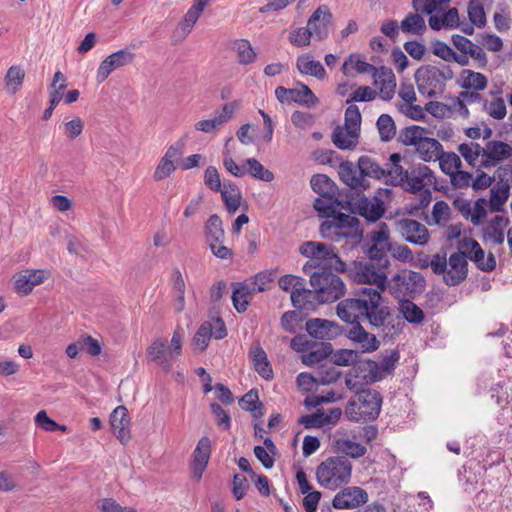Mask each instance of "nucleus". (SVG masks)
I'll use <instances>...</instances> for the list:
<instances>
[{"label": "nucleus", "instance_id": "obj_1", "mask_svg": "<svg viewBox=\"0 0 512 512\" xmlns=\"http://www.w3.org/2000/svg\"><path fill=\"white\" fill-rule=\"evenodd\" d=\"M373 290L372 287L360 288L355 292L354 297L341 300L336 307L338 317L350 324V327L344 329V335L359 344L363 353L374 352L380 347L377 337L366 331L360 324V320H365Z\"/></svg>", "mask_w": 512, "mask_h": 512}, {"label": "nucleus", "instance_id": "obj_2", "mask_svg": "<svg viewBox=\"0 0 512 512\" xmlns=\"http://www.w3.org/2000/svg\"><path fill=\"white\" fill-rule=\"evenodd\" d=\"M302 256L309 258L302 270L305 274L314 271L334 270L336 273H343L347 265L338 256L335 246L316 241H305L299 247Z\"/></svg>", "mask_w": 512, "mask_h": 512}, {"label": "nucleus", "instance_id": "obj_3", "mask_svg": "<svg viewBox=\"0 0 512 512\" xmlns=\"http://www.w3.org/2000/svg\"><path fill=\"white\" fill-rule=\"evenodd\" d=\"M338 174L347 186L361 192L369 187L366 177L380 180L386 177V169L370 156L363 155L358 159L357 166L350 161L342 162Z\"/></svg>", "mask_w": 512, "mask_h": 512}, {"label": "nucleus", "instance_id": "obj_4", "mask_svg": "<svg viewBox=\"0 0 512 512\" xmlns=\"http://www.w3.org/2000/svg\"><path fill=\"white\" fill-rule=\"evenodd\" d=\"M383 398L381 394L370 388L357 391L348 400L345 409V417L352 422H370L378 418Z\"/></svg>", "mask_w": 512, "mask_h": 512}, {"label": "nucleus", "instance_id": "obj_5", "mask_svg": "<svg viewBox=\"0 0 512 512\" xmlns=\"http://www.w3.org/2000/svg\"><path fill=\"white\" fill-rule=\"evenodd\" d=\"M454 72L449 65L437 67L434 65L420 66L414 73L419 93L427 98H436L446 88V82L453 79Z\"/></svg>", "mask_w": 512, "mask_h": 512}, {"label": "nucleus", "instance_id": "obj_6", "mask_svg": "<svg viewBox=\"0 0 512 512\" xmlns=\"http://www.w3.org/2000/svg\"><path fill=\"white\" fill-rule=\"evenodd\" d=\"M352 463L345 456H332L321 462L316 468V479L320 486L336 490L350 482Z\"/></svg>", "mask_w": 512, "mask_h": 512}, {"label": "nucleus", "instance_id": "obj_7", "mask_svg": "<svg viewBox=\"0 0 512 512\" xmlns=\"http://www.w3.org/2000/svg\"><path fill=\"white\" fill-rule=\"evenodd\" d=\"M369 298V309L365 316L371 327L380 330L384 336L393 337L401 333L403 322L399 316H395L389 306L382 305V295L378 289L372 291Z\"/></svg>", "mask_w": 512, "mask_h": 512}, {"label": "nucleus", "instance_id": "obj_8", "mask_svg": "<svg viewBox=\"0 0 512 512\" xmlns=\"http://www.w3.org/2000/svg\"><path fill=\"white\" fill-rule=\"evenodd\" d=\"M334 270L314 271L307 274L310 285L316 292V302L319 304L333 303L345 295L346 286Z\"/></svg>", "mask_w": 512, "mask_h": 512}, {"label": "nucleus", "instance_id": "obj_9", "mask_svg": "<svg viewBox=\"0 0 512 512\" xmlns=\"http://www.w3.org/2000/svg\"><path fill=\"white\" fill-rule=\"evenodd\" d=\"M426 286L424 276L416 271L401 270L392 276L389 291L396 299H414Z\"/></svg>", "mask_w": 512, "mask_h": 512}, {"label": "nucleus", "instance_id": "obj_10", "mask_svg": "<svg viewBox=\"0 0 512 512\" xmlns=\"http://www.w3.org/2000/svg\"><path fill=\"white\" fill-rule=\"evenodd\" d=\"M382 379L383 373L379 371L377 362L358 357L345 377V384L349 390H354L358 386L370 385Z\"/></svg>", "mask_w": 512, "mask_h": 512}, {"label": "nucleus", "instance_id": "obj_11", "mask_svg": "<svg viewBox=\"0 0 512 512\" xmlns=\"http://www.w3.org/2000/svg\"><path fill=\"white\" fill-rule=\"evenodd\" d=\"M390 189H378L372 198L361 196L352 203L353 211L364 217L368 222L378 221L385 212L384 202L381 199L382 194L390 193Z\"/></svg>", "mask_w": 512, "mask_h": 512}, {"label": "nucleus", "instance_id": "obj_12", "mask_svg": "<svg viewBox=\"0 0 512 512\" xmlns=\"http://www.w3.org/2000/svg\"><path fill=\"white\" fill-rule=\"evenodd\" d=\"M383 270L376 269L370 263L354 262L352 276L360 284L376 285L375 289H378L380 294H382L387 284V276Z\"/></svg>", "mask_w": 512, "mask_h": 512}, {"label": "nucleus", "instance_id": "obj_13", "mask_svg": "<svg viewBox=\"0 0 512 512\" xmlns=\"http://www.w3.org/2000/svg\"><path fill=\"white\" fill-rule=\"evenodd\" d=\"M296 88H285L279 86L275 89V96L281 103L295 102L308 108L315 106L318 103V98L312 90L303 83H297Z\"/></svg>", "mask_w": 512, "mask_h": 512}, {"label": "nucleus", "instance_id": "obj_14", "mask_svg": "<svg viewBox=\"0 0 512 512\" xmlns=\"http://www.w3.org/2000/svg\"><path fill=\"white\" fill-rule=\"evenodd\" d=\"M326 218L333 220L341 239H349L352 244L360 243L363 238V230L360 228V221L357 217L335 210Z\"/></svg>", "mask_w": 512, "mask_h": 512}, {"label": "nucleus", "instance_id": "obj_15", "mask_svg": "<svg viewBox=\"0 0 512 512\" xmlns=\"http://www.w3.org/2000/svg\"><path fill=\"white\" fill-rule=\"evenodd\" d=\"M436 183V177L433 171L425 164L412 165L408 169L407 181L402 186L405 191L416 194L426 186H432Z\"/></svg>", "mask_w": 512, "mask_h": 512}, {"label": "nucleus", "instance_id": "obj_16", "mask_svg": "<svg viewBox=\"0 0 512 512\" xmlns=\"http://www.w3.org/2000/svg\"><path fill=\"white\" fill-rule=\"evenodd\" d=\"M134 58L135 54L128 49H121L110 54L100 63L97 69V82L103 83L114 70L131 64Z\"/></svg>", "mask_w": 512, "mask_h": 512}, {"label": "nucleus", "instance_id": "obj_17", "mask_svg": "<svg viewBox=\"0 0 512 512\" xmlns=\"http://www.w3.org/2000/svg\"><path fill=\"white\" fill-rule=\"evenodd\" d=\"M468 262L465 252H455L450 255L443 281L448 286H456L466 279Z\"/></svg>", "mask_w": 512, "mask_h": 512}, {"label": "nucleus", "instance_id": "obj_18", "mask_svg": "<svg viewBox=\"0 0 512 512\" xmlns=\"http://www.w3.org/2000/svg\"><path fill=\"white\" fill-rule=\"evenodd\" d=\"M396 229L401 236L409 243L425 245L430 239L428 229L414 219H400L396 222Z\"/></svg>", "mask_w": 512, "mask_h": 512}, {"label": "nucleus", "instance_id": "obj_19", "mask_svg": "<svg viewBox=\"0 0 512 512\" xmlns=\"http://www.w3.org/2000/svg\"><path fill=\"white\" fill-rule=\"evenodd\" d=\"M368 501V493L361 487L351 486L339 491L332 500L335 509H355Z\"/></svg>", "mask_w": 512, "mask_h": 512}, {"label": "nucleus", "instance_id": "obj_20", "mask_svg": "<svg viewBox=\"0 0 512 512\" xmlns=\"http://www.w3.org/2000/svg\"><path fill=\"white\" fill-rule=\"evenodd\" d=\"M332 17V13L326 5L319 6L312 13L307 26L316 40L321 41L329 36Z\"/></svg>", "mask_w": 512, "mask_h": 512}, {"label": "nucleus", "instance_id": "obj_21", "mask_svg": "<svg viewBox=\"0 0 512 512\" xmlns=\"http://www.w3.org/2000/svg\"><path fill=\"white\" fill-rule=\"evenodd\" d=\"M306 331L316 339H332L339 334H344V329L338 323L320 318L308 320Z\"/></svg>", "mask_w": 512, "mask_h": 512}, {"label": "nucleus", "instance_id": "obj_22", "mask_svg": "<svg viewBox=\"0 0 512 512\" xmlns=\"http://www.w3.org/2000/svg\"><path fill=\"white\" fill-rule=\"evenodd\" d=\"M236 107L237 105L235 102L224 104L221 111L213 118L198 121L195 124V129L205 133L216 132L223 124L233 118Z\"/></svg>", "mask_w": 512, "mask_h": 512}, {"label": "nucleus", "instance_id": "obj_23", "mask_svg": "<svg viewBox=\"0 0 512 512\" xmlns=\"http://www.w3.org/2000/svg\"><path fill=\"white\" fill-rule=\"evenodd\" d=\"M110 423L114 435L122 444L127 443L130 438V417L125 406L116 407L110 415Z\"/></svg>", "mask_w": 512, "mask_h": 512}, {"label": "nucleus", "instance_id": "obj_24", "mask_svg": "<svg viewBox=\"0 0 512 512\" xmlns=\"http://www.w3.org/2000/svg\"><path fill=\"white\" fill-rule=\"evenodd\" d=\"M374 84L379 88L380 96L384 101L393 98L396 89V77L391 68L381 66L373 76Z\"/></svg>", "mask_w": 512, "mask_h": 512}, {"label": "nucleus", "instance_id": "obj_25", "mask_svg": "<svg viewBox=\"0 0 512 512\" xmlns=\"http://www.w3.org/2000/svg\"><path fill=\"white\" fill-rule=\"evenodd\" d=\"M211 455V441L208 437H202L193 451L192 472L194 477L201 479Z\"/></svg>", "mask_w": 512, "mask_h": 512}, {"label": "nucleus", "instance_id": "obj_26", "mask_svg": "<svg viewBox=\"0 0 512 512\" xmlns=\"http://www.w3.org/2000/svg\"><path fill=\"white\" fill-rule=\"evenodd\" d=\"M509 219L502 215L494 216L483 228V239L496 245L503 244L505 240V229Z\"/></svg>", "mask_w": 512, "mask_h": 512}, {"label": "nucleus", "instance_id": "obj_27", "mask_svg": "<svg viewBox=\"0 0 512 512\" xmlns=\"http://www.w3.org/2000/svg\"><path fill=\"white\" fill-rule=\"evenodd\" d=\"M365 254L374 261L379 269H387L390 266L387 253L391 249V243L370 242L363 247Z\"/></svg>", "mask_w": 512, "mask_h": 512}, {"label": "nucleus", "instance_id": "obj_28", "mask_svg": "<svg viewBox=\"0 0 512 512\" xmlns=\"http://www.w3.org/2000/svg\"><path fill=\"white\" fill-rule=\"evenodd\" d=\"M148 358L160 365L166 372L170 371L172 364V357L169 356V350L166 346V342L157 339L151 343L147 349Z\"/></svg>", "mask_w": 512, "mask_h": 512}, {"label": "nucleus", "instance_id": "obj_29", "mask_svg": "<svg viewBox=\"0 0 512 512\" xmlns=\"http://www.w3.org/2000/svg\"><path fill=\"white\" fill-rule=\"evenodd\" d=\"M222 201L230 214H234L240 207L242 195L238 186L232 181H224L221 191Z\"/></svg>", "mask_w": 512, "mask_h": 512}, {"label": "nucleus", "instance_id": "obj_30", "mask_svg": "<svg viewBox=\"0 0 512 512\" xmlns=\"http://www.w3.org/2000/svg\"><path fill=\"white\" fill-rule=\"evenodd\" d=\"M359 131L337 126L332 133V142L342 150H350L357 146Z\"/></svg>", "mask_w": 512, "mask_h": 512}, {"label": "nucleus", "instance_id": "obj_31", "mask_svg": "<svg viewBox=\"0 0 512 512\" xmlns=\"http://www.w3.org/2000/svg\"><path fill=\"white\" fill-rule=\"evenodd\" d=\"M332 447L334 451L341 456H349L358 459L364 456L367 449L364 445L354 442L348 438H337L333 440Z\"/></svg>", "mask_w": 512, "mask_h": 512}, {"label": "nucleus", "instance_id": "obj_32", "mask_svg": "<svg viewBox=\"0 0 512 512\" xmlns=\"http://www.w3.org/2000/svg\"><path fill=\"white\" fill-rule=\"evenodd\" d=\"M296 67L301 74L311 75L317 79H324L326 76V71L321 62L313 60L308 54L297 58Z\"/></svg>", "mask_w": 512, "mask_h": 512}, {"label": "nucleus", "instance_id": "obj_33", "mask_svg": "<svg viewBox=\"0 0 512 512\" xmlns=\"http://www.w3.org/2000/svg\"><path fill=\"white\" fill-rule=\"evenodd\" d=\"M487 78L484 74L470 69H464L461 72L459 85L464 90L482 91L487 87Z\"/></svg>", "mask_w": 512, "mask_h": 512}, {"label": "nucleus", "instance_id": "obj_34", "mask_svg": "<svg viewBox=\"0 0 512 512\" xmlns=\"http://www.w3.org/2000/svg\"><path fill=\"white\" fill-rule=\"evenodd\" d=\"M398 310L410 324H421L425 319L423 310L412 299H400Z\"/></svg>", "mask_w": 512, "mask_h": 512}, {"label": "nucleus", "instance_id": "obj_35", "mask_svg": "<svg viewBox=\"0 0 512 512\" xmlns=\"http://www.w3.org/2000/svg\"><path fill=\"white\" fill-rule=\"evenodd\" d=\"M416 151L423 161H435L439 158V154L442 151V145L438 140L425 136L419 145L416 146Z\"/></svg>", "mask_w": 512, "mask_h": 512}, {"label": "nucleus", "instance_id": "obj_36", "mask_svg": "<svg viewBox=\"0 0 512 512\" xmlns=\"http://www.w3.org/2000/svg\"><path fill=\"white\" fill-rule=\"evenodd\" d=\"M235 285L236 287L232 294L233 306L238 313H244L247 310L255 291H253V288H250L247 284L242 282L236 283Z\"/></svg>", "mask_w": 512, "mask_h": 512}, {"label": "nucleus", "instance_id": "obj_37", "mask_svg": "<svg viewBox=\"0 0 512 512\" xmlns=\"http://www.w3.org/2000/svg\"><path fill=\"white\" fill-rule=\"evenodd\" d=\"M400 29L405 34L423 35L427 30V26L422 15L418 13H408L401 21Z\"/></svg>", "mask_w": 512, "mask_h": 512}, {"label": "nucleus", "instance_id": "obj_38", "mask_svg": "<svg viewBox=\"0 0 512 512\" xmlns=\"http://www.w3.org/2000/svg\"><path fill=\"white\" fill-rule=\"evenodd\" d=\"M205 235L209 245L224 242L225 232L223 222L217 214H213L208 218L205 225Z\"/></svg>", "mask_w": 512, "mask_h": 512}, {"label": "nucleus", "instance_id": "obj_39", "mask_svg": "<svg viewBox=\"0 0 512 512\" xmlns=\"http://www.w3.org/2000/svg\"><path fill=\"white\" fill-rule=\"evenodd\" d=\"M485 154L488 155V159L494 160L498 164L512 155V147L502 141H488L485 147Z\"/></svg>", "mask_w": 512, "mask_h": 512}, {"label": "nucleus", "instance_id": "obj_40", "mask_svg": "<svg viewBox=\"0 0 512 512\" xmlns=\"http://www.w3.org/2000/svg\"><path fill=\"white\" fill-rule=\"evenodd\" d=\"M459 249L461 252H465L467 258L473 261L477 267L485 256L484 250L481 248L480 244L470 237H463L459 241Z\"/></svg>", "mask_w": 512, "mask_h": 512}, {"label": "nucleus", "instance_id": "obj_41", "mask_svg": "<svg viewBox=\"0 0 512 512\" xmlns=\"http://www.w3.org/2000/svg\"><path fill=\"white\" fill-rule=\"evenodd\" d=\"M427 133L428 130L426 128L417 125H411L401 130L399 140L405 146L416 147Z\"/></svg>", "mask_w": 512, "mask_h": 512}, {"label": "nucleus", "instance_id": "obj_42", "mask_svg": "<svg viewBox=\"0 0 512 512\" xmlns=\"http://www.w3.org/2000/svg\"><path fill=\"white\" fill-rule=\"evenodd\" d=\"M312 190L319 196L336 194L337 186L335 183L324 174H316L310 180Z\"/></svg>", "mask_w": 512, "mask_h": 512}, {"label": "nucleus", "instance_id": "obj_43", "mask_svg": "<svg viewBox=\"0 0 512 512\" xmlns=\"http://www.w3.org/2000/svg\"><path fill=\"white\" fill-rule=\"evenodd\" d=\"M239 406L243 410L252 412L256 418L263 416V404L259 401L257 390L252 389L244 394L239 400Z\"/></svg>", "mask_w": 512, "mask_h": 512}, {"label": "nucleus", "instance_id": "obj_44", "mask_svg": "<svg viewBox=\"0 0 512 512\" xmlns=\"http://www.w3.org/2000/svg\"><path fill=\"white\" fill-rule=\"evenodd\" d=\"M338 206H340V201L336 194L319 196L313 203L314 209L320 213L321 217L324 218L333 214Z\"/></svg>", "mask_w": 512, "mask_h": 512}, {"label": "nucleus", "instance_id": "obj_45", "mask_svg": "<svg viewBox=\"0 0 512 512\" xmlns=\"http://www.w3.org/2000/svg\"><path fill=\"white\" fill-rule=\"evenodd\" d=\"M173 291L175 296L174 309L180 313L185 308V282L179 270L173 271Z\"/></svg>", "mask_w": 512, "mask_h": 512}, {"label": "nucleus", "instance_id": "obj_46", "mask_svg": "<svg viewBox=\"0 0 512 512\" xmlns=\"http://www.w3.org/2000/svg\"><path fill=\"white\" fill-rule=\"evenodd\" d=\"M291 301L293 306L297 309L306 308L308 304L316 301V292L314 289H306L303 284L296 288V290H292Z\"/></svg>", "mask_w": 512, "mask_h": 512}, {"label": "nucleus", "instance_id": "obj_47", "mask_svg": "<svg viewBox=\"0 0 512 512\" xmlns=\"http://www.w3.org/2000/svg\"><path fill=\"white\" fill-rule=\"evenodd\" d=\"M439 165L443 173L451 176L462 166L460 157L454 152H443L439 154Z\"/></svg>", "mask_w": 512, "mask_h": 512}, {"label": "nucleus", "instance_id": "obj_48", "mask_svg": "<svg viewBox=\"0 0 512 512\" xmlns=\"http://www.w3.org/2000/svg\"><path fill=\"white\" fill-rule=\"evenodd\" d=\"M376 126L383 142H388L396 135V125L389 114H381L376 122Z\"/></svg>", "mask_w": 512, "mask_h": 512}, {"label": "nucleus", "instance_id": "obj_49", "mask_svg": "<svg viewBox=\"0 0 512 512\" xmlns=\"http://www.w3.org/2000/svg\"><path fill=\"white\" fill-rule=\"evenodd\" d=\"M333 352L332 345L328 342L321 343L320 347L311 350L307 354L302 355L303 364L311 366L321 362L330 356Z\"/></svg>", "mask_w": 512, "mask_h": 512}, {"label": "nucleus", "instance_id": "obj_50", "mask_svg": "<svg viewBox=\"0 0 512 512\" xmlns=\"http://www.w3.org/2000/svg\"><path fill=\"white\" fill-rule=\"evenodd\" d=\"M245 163L247 165L246 174L251 175L253 178L265 182H271L274 179V174L265 168L257 159L248 158Z\"/></svg>", "mask_w": 512, "mask_h": 512}, {"label": "nucleus", "instance_id": "obj_51", "mask_svg": "<svg viewBox=\"0 0 512 512\" xmlns=\"http://www.w3.org/2000/svg\"><path fill=\"white\" fill-rule=\"evenodd\" d=\"M350 65H353L355 70L357 71V73L359 74H364V73H369V74H372V76H374V74L376 73V71L378 70L377 67L373 66L372 64L370 63H367L366 61L364 60H361V59H357L355 62H354V55L351 54L349 55V57L344 61L343 65H342V72L344 75H348L349 74V66Z\"/></svg>", "mask_w": 512, "mask_h": 512}, {"label": "nucleus", "instance_id": "obj_52", "mask_svg": "<svg viewBox=\"0 0 512 512\" xmlns=\"http://www.w3.org/2000/svg\"><path fill=\"white\" fill-rule=\"evenodd\" d=\"M468 17L471 23L479 28L486 24V15L480 0H470L468 4Z\"/></svg>", "mask_w": 512, "mask_h": 512}, {"label": "nucleus", "instance_id": "obj_53", "mask_svg": "<svg viewBox=\"0 0 512 512\" xmlns=\"http://www.w3.org/2000/svg\"><path fill=\"white\" fill-rule=\"evenodd\" d=\"M509 197V186L492 187L490 190L489 206L492 211L502 210Z\"/></svg>", "mask_w": 512, "mask_h": 512}, {"label": "nucleus", "instance_id": "obj_54", "mask_svg": "<svg viewBox=\"0 0 512 512\" xmlns=\"http://www.w3.org/2000/svg\"><path fill=\"white\" fill-rule=\"evenodd\" d=\"M340 376L341 372L333 364L329 367L321 365L316 372V384H332L335 383Z\"/></svg>", "mask_w": 512, "mask_h": 512}, {"label": "nucleus", "instance_id": "obj_55", "mask_svg": "<svg viewBox=\"0 0 512 512\" xmlns=\"http://www.w3.org/2000/svg\"><path fill=\"white\" fill-rule=\"evenodd\" d=\"M331 355L334 366H353L359 357L358 352L351 349H340Z\"/></svg>", "mask_w": 512, "mask_h": 512}, {"label": "nucleus", "instance_id": "obj_56", "mask_svg": "<svg viewBox=\"0 0 512 512\" xmlns=\"http://www.w3.org/2000/svg\"><path fill=\"white\" fill-rule=\"evenodd\" d=\"M211 337L212 323L206 321L203 324H201V326L198 328L193 338V343L197 348H199L200 351H204L208 346Z\"/></svg>", "mask_w": 512, "mask_h": 512}, {"label": "nucleus", "instance_id": "obj_57", "mask_svg": "<svg viewBox=\"0 0 512 512\" xmlns=\"http://www.w3.org/2000/svg\"><path fill=\"white\" fill-rule=\"evenodd\" d=\"M235 44L239 63L247 65L255 60L256 54L248 40L240 39L237 40Z\"/></svg>", "mask_w": 512, "mask_h": 512}, {"label": "nucleus", "instance_id": "obj_58", "mask_svg": "<svg viewBox=\"0 0 512 512\" xmlns=\"http://www.w3.org/2000/svg\"><path fill=\"white\" fill-rule=\"evenodd\" d=\"M25 77V72L19 66H11L5 76L6 86L12 87V93L18 91Z\"/></svg>", "mask_w": 512, "mask_h": 512}, {"label": "nucleus", "instance_id": "obj_59", "mask_svg": "<svg viewBox=\"0 0 512 512\" xmlns=\"http://www.w3.org/2000/svg\"><path fill=\"white\" fill-rule=\"evenodd\" d=\"M483 110H485L492 118L501 120L506 116V105L503 98H497L491 102L483 101Z\"/></svg>", "mask_w": 512, "mask_h": 512}, {"label": "nucleus", "instance_id": "obj_60", "mask_svg": "<svg viewBox=\"0 0 512 512\" xmlns=\"http://www.w3.org/2000/svg\"><path fill=\"white\" fill-rule=\"evenodd\" d=\"M344 126L360 132L361 113L355 104H349L345 111Z\"/></svg>", "mask_w": 512, "mask_h": 512}, {"label": "nucleus", "instance_id": "obj_61", "mask_svg": "<svg viewBox=\"0 0 512 512\" xmlns=\"http://www.w3.org/2000/svg\"><path fill=\"white\" fill-rule=\"evenodd\" d=\"M386 177H389V182L395 186H403L407 181L408 170H405L401 165H387Z\"/></svg>", "mask_w": 512, "mask_h": 512}, {"label": "nucleus", "instance_id": "obj_62", "mask_svg": "<svg viewBox=\"0 0 512 512\" xmlns=\"http://www.w3.org/2000/svg\"><path fill=\"white\" fill-rule=\"evenodd\" d=\"M312 32L307 27H300L292 31L289 36V41L296 47L308 46L311 42Z\"/></svg>", "mask_w": 512, "mask_h": 512}, {"label": "nucleus", "instance_id": "obj_63", "mask_svg": "<svg viewBox=\"0 0 512 512\" xmlns=\"http://www.w3.org/2000/svg\"><path fill=\"white\" fill-rule=\"evenodd\" d=\"M204 184L213 192L221 191L223 183L216 167L208 166L204 171Z\"/></svg>", "mask_w": 512, "mask_h": 512}, {"label": "nucleus", "instance_id": "obj_64", "mask_svg": "<svg viewBox=\"0 0 512 512\" xmlns=\"http://www.w3.org/2000/svg\"><path fill=\"white\" fill-rule=\"evenodd\" d=\"M203 9H200L197 5L193 4L190 9L186 12L183 20L180 23L181 29L185 34H189L193 26L198 21Z\"/></svg>", "mask_w": 512, "mask_h": 512}]
</instances>
